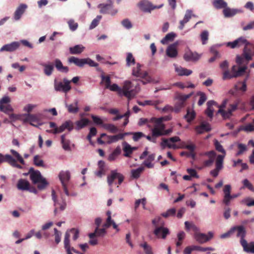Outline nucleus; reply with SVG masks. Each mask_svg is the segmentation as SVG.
I'll use <instances>...</instances> for the list:
<instances>
[{
	"label": "nucleus",
	"instance_id": "nucleus-1",
	"mask_svg": "<svg viewBox=\"0 0 254 254\" xmlns=\"http://www.w3.org/2000/svg\"><path fill=\"white\" fill-rule=\"evenodd\" d=\"M107 89L112 91H117L120 96H124L128 100L133 98L140 90L138 84L133 87L131 82L128 80L124 82L122 88L119 87L118 84L114 83L112 85L110 84V86Z\"/></svg>",
	"mask_w": 254,
	"mask_h": 254
},
{
	"label": "nucleus",
	"instance_id": "nucleus-2",
	"mask_svg": "<svg viewBox=\"0 0 254 254\" xmlns=\"http://www.w3.org/2000/svg\"><path fill=\"white\" fill-rule=\"evenodd\" d=\"M10 152L12 155L9 154L3 155L0 153V164L5 162L13 167L22 169V166L17 163V162H19L22 165L25 164V161L21 155L14 149H10Z\"/></svg>",
	"mask_w": 254,
	"mask_h": 254
},
{
	"label": "nucleus",
	"instance_id": "nucleus-3",
	"mask_svg": "<svg viewBox=\"0 0 254 254\" xmlns=\"http://www.w3.org/2000/svg\"><path fill=\"white\" fill-rule=\"evenodd\" d=\"M30 179L34 184H38V188L40 190L43 189L48 184L45 178H43L40 172L30 168L29 170Z\"/></svg>",
	"mask_w": 254,
	"mask_h": 254
},
{
	"label": "nucleus",
	"instance_id": "nucleus-4",
	"mask_svg": "<svg viewBox=\"0 0 254 254\" xmlns=\"http://www.w3.org/2000/svg\"><path fill=\"white\" fill-rule=\"evenodd\" d=\"M244 48L243 51L242 56L237 55L236 58V62L237 64L239 65L243 64L244 63V61L246 60L247 63L252 60L253 57L254 56V52H253L252 48L249 46H253V45L245 44Z\"/></svg>",
	"mask_w": 254,
	"mask_h": 254
},
{
	"label": "nucleus",
	"instance_id": "nucleus-5",
	"mask_svg": "<svg viewBox=\"0 0 254 254\" xmlns=\"http://www.w3.org/2000/svg\"><path fill=\"white\" fill-rule=\"evenodd\" d=\"M70 81L64 78L63 82L58 81L57 79L54 80V89L56 91H62L64 93L68 92L71 88L70 85Z\"/></svg>",
	"mask_w": 254,
	"mask_h": 254
},
{
	"label": "nucleus",
	"instance_id": "nucleus-6",
	"mask_svg": "<svg viewBox=\"0 0 254 254\" xmlns=\"http://www.w3.org/2000/svg\"><path fill=\"white\" fill-rule=\"evenodd\" d=\"M100 8V12L102 14H110L111 15H115L118 10L113 8V1L112 0H108L107 3H100L98 5Z\"/></svg>",
	"mask_w": 254,
	"mask_h": 254
},
{
	"label": "nucleus",
	"instance_id": "nucleus-7",
	"mask_svg": "<svg viewBox=\"0 0 254 254\" xmlns=\"http://www.w3.org/2000/svg\"><path fill=\"white\" fill-rule=\"evenodd\" d=\"M67 129L69 131L73 129V123L70 120H67L64 122L59 127L53 129V130H47V131L54 134H57L63 132Z\"/></svg>",
	"mask_w": 254,
	"mask_h": 254
},
{
	"label": "nucleus",
	"instance_id": "nucleus-8",
	"mask_svg": "<svg viewBox=\"0 0 254 254\" xmlns=\"http://www.w3.org/2000/svg\"><path fill=\"white\" fill-rule=\"evenodd\" d=\"M224 155H218L217 156L215 161V168L210 172V174L214 178L218 176L219 171L223 168Z\"/></svg>",
	"mask_w": 254,
	"mask_h": 254
},
{
	"label": "nucleus",
	"instance_id": "nucleus-9",
	"mask_svg": "<svg viewBox=\"0 0 254 254\" xmlns=\"http://www.w3.org/2000/svg\"><path fill=\"white\" fill-rule=\"evenodd\" d=\"M162 141L161 142V146L163 149L166 147L169 148L177 149V146L175 144H171L170 142L174 143L180 141V138L178 136H173L170 137L169 139L162 138Z\"/></svg>",
	"mask_w": 254,
	"mask_h": 254
},
{
	"label": "nucleus",
	"instance_id": "nucleus-10",
	"mask_svg": "<svg viewBox=\"0 0 254 254\" xmlns=\"http://www.w3.org/2000/svg\"><path fill=\"white\" fill-rule=\"evenodd\" d=\"M194 238L199 244H203L208 241L213 237V233L211 232L208 233V235L200 232H196L194 234Z\"/></svg>",
	"mask_w": 254,
	"mask_h": 254
},
{
	"label": "nucleus",
	"instance_id": "nucleus-11",
	"mask_svg": "<svg viewBox=\"0 0 254 254\" xmlns=\"http://www.w3.org/2000/svg\"><path fill=\"white\" fill-rule=\"evenodd\" d=\"M23 118L21 119L24 123H29L30 124L34 127H38L37 125L34 124L33 122H38L40 120L39 115L31 114L30 113H25L23 114Z\"/></svg>",
	"mask_w": 254,
	"mask_h": 254
},
{
	"label": "nucleus",
	"instance_id": "nucleus-12",
	"mask_svg": "<svg viewBox=\"0 0 254 254\" xmlns=\"http://www.w3.org/2000/svg\"><path fill=\"white\" fill-rule=\"evenodd\" d=\"M238 106V103L230 104L229 108L227 111L224 109L218 110L217 111L218 114H220L224 119H229L232 115L233 112L237 110Z\"/></svg>",
	"mask_w": 254,
	"mask_h": 254
},
{
	"label": "nucleus",
	"instance_id": "nucleus-13",
	"mask_svg": "<svg viewBox=\"0 0 254 254\" xmlns=\"http://www.w3.org/2000/svg\"><path fill=\"white\" fill-rule=\"evenodd\" d=\"M153 233L157 238L165 239L167 236L169 234L170 231L167 228L162 226H156V228L153 231Z\"/></svg>",
	"mask_w": 254,
	"mask_h": 254
},
{
	"label": "nucleus",
	"instance_id": "nucleus-14",
	"mask_svg": "<svg viewBox=\"0 0 254 254\" xmlns=\"http://www.w3.org/2000/svg\"><path fill=\"white\" fill-rule=\"evenodd\" d=\"M20 46L19 42L14 41L10 43L5 44L0 49V53L6 52L12 53L16 51Z\"/></svg>",
	"mask_w": 254,
	"mask_h": 254
},
{
	"label": "nucleus",
	"instance_id": "nucleus-15",
	"mask_svg": "<svg viewBox=\"0 0 254 254\" xmlns=\"http://www.w3.org/2000/svg\"><path fill=\"white\" fill-rule=\"evenodd\" d=\"M28 8L26 4L21 3L16 8L13 13V18L15 21L19 20Z\"/></svg>",
	"mask_w": 254,
	"mask_h": 254
},
{
	"label": "nucleus",
	"instance_id": "nucleus-16",
	"mask_svg": "<svg viewBox=\"0 0 254 254\" xmlns=\"http://www.w3.org/2000/svg\"><path fill=\"white\" fill-rule=\"evenodd\" d=\"M139 9L145 12L151 13L154 9L153 4L148 0H142L138 3Z\"/></svg>",
	"mask_w": 254,
	"mask_h": 254
},
{
	"label": "nucleus",
	"instance_id": "nucleus-17",
	"mask_svg": "<svg viewBox=\"0 0 254 254\" xmlns=\"http://www.w3.org/2000/svg\"><path fill=\"white\" fill-rule=\"evenodd\" d=\"M179 45V42L176 41L174 43L170 44L166 50V53L167 56L171 58H176L178 54L177 47Z\"/></svg>",
	"mask_w": 254,
	"mask_h": 254
},
{
	"label": "nucleus",
	"instance_id": "nucleus-18",
	"mask_svg": "<svg viewBox=\"0 0 254 254\" xmlns=\"http://www.w3.org/2000/svg\"><path fill=\"white\" fill-rule=\"evenodd\" d=\"M202 155L206 156L208 159L204 161L203 165L206 167H209L212 165L214 160L217 158L216 153L214 151L205 152Z\"/></svg>",
	"mask_w": 254,
	"mask_h": 254
},
{
	"label": "nucleus",
	"instance_id": "nucleus-19",
	"mask_svg": "<svg viewBox=\"0 0 254 254\" xmlns=\"http://www.w3.org/2000/svg\"><path fill=\"white\" fill-rule=\"evenodd\" d=\"M193 93H190L188 94H178L176 95V98L178 101L176 102V105L179 107L181 109L184 107L185 105V101L189 99L192 95Z\"/></svg>",
	"mask_w": 254,
	"mask_h": 254
},
{
	"label": "nucleus",
	"instance_id": "nucleus-20",
	"mask_svg": "<svg viewBox=\"0 0 254 254\" xmlns=\"http://www.w3.org/2000/svg\"><path fill=\"white\" fill-rule=\"evenodd\" d=\"M52 199L54 201V205L55 207H57V206H59L60 209L61 211H63L65 209L66 206L65 200L63 197H62L61 198L62 199V202H59L56 195V192L54 190H53L52 191Z\"/></svg>",
	"mask_w": 254,
	"mask_h": 254
},
{
	"label": "nucleus",
	"instance_id": "nucleus-21",
	"mask_svg": "<svg viewBox=\"0 0 254 254\" xmlns=\"http://www.w3.org/2000/svg\"><path fill=\"white\" fill-rule=\"evenodd\" d=\"M123 150L124 152V156L126 157H130L133 152L137 149V147H132L129 143L126 141L122 143Z\"/></svg>",
	"mask_w": 254,
	"mask_h": 254
},
{
	"label": "nucleus",
	"instance_id": "nucleus-22",
	"mask_svg": "<svg viewBox=\"0 0 254 254\" xmlns=\"http://www.w3.org/2000/svg\"><path fill=\"white\" fill-rule=\"evenodd\" d=\"M62 185H67L70 179V173L69 171H61L58 175Z\"/></svg>",
	"mask_w": 254,
	"mask_h": 254
},
{
	"label": "nucleus",
	"instance_id": "nucleus-23",
	"mask_svg": "<svg viewBox=\"0 0 254 254\" xmlns=\"http://www.w3.org/2000/svg\"><path fill=\"white\" fill-rule=\"evenodd\" d=\"M192 16L195 17V15L192 14V11L191 9H187L186 11L184 19L180 21L179 28L182 30L185 24L188 22Z\"/></svg>",
	"mask_w": 254,
	"mask_h": 254
},
{
	"label": "nucleus",
	"instance_id": "nucleus-24",
	"mask_svg": "<svg viewBox=\"0 0 254 254\" xmlns=\"http://www.w3.org/2000/svg\"><path fill=\"white\" fill-rule=\"evenodd\" d=\"M199 58V56L197 53L192 52L190 50L186 51L184 55V59L187 62L196 61Z\"/></svg>",
	"mask_w": 254,
	"mask_h": 254
},
{
	"label": "nucleus",
	"instance_id": "nucleus-25",
	"mask_svg": "<svg viewBox=\"0 0 254 254\" xmlns=\"http://www.w3.org/2000/svg\"><path fill=\"white\" fill-rule=\"evenodd\" d=\"M141 65L139 63L136 64V66L132 69V74L134 76L140 78H145L147 76V72H142L141 70Z\"/></svg>",
	"mask_w": 254,
	"mask_h": 254
},
{
	"label": "nucleus",
	"instance_id": "nucleus-26",
	"mask_svg": "<svg viewBox=\"0 0 254 254\" xmlns=\"http://www.w3.org/2000/svg\"><path fill=\"white\" fill-rule=\"evenodd\" d=\"M70 235L69 234L68 231H66L64 238V248L65 250L66 254H72V247L70 246Z\"/></svg>",
	"mask_w": 254,
	"mask_h": 254
},
{
	"label": "nucleus",
	"instance_id": "nucleus-27",
	"mask_svg": "<svg viewBox=\"0 0 254 254\" xmlns=\"http://www.w3.org/2000/svg\"><path fill=\"white\" fill-rule=\"evenodd\" d=\"M224 45H225V43L218 44H216L215 45L212 46L210 48V53H212L213 55H214V57H211V58H210L209 59L208 62L209 63H212V62H214L217 58H219L221 57V55L219 53L218 51H217L216 48L217 47H220Z\"/></svg>",
	"mask_w": 254,
	"mask_h": 254
},
{
	"label": "nucleus",
	"instance_id": "nucleus-28",
	"mask_svg": "<svg viewBox=\"0 0 254 254\" xmlns=\"http://www.w3.org/2000/svg\"><path fill=\"white\" fill-rule=\"evenodd\" d=\"M223 12L225 17H231L237 13H242L243 11L241 9L230 8L227 7L223 9Z\"/></svg>",
	"mask_w": 254,
	"mask_h": 254
},
{
	"label": "nucleus",
	"instance_id": "nucleus-29",
	"mask_svg": "<svg viewBox=\"0 0 254 254\" xmlns=\"http://www.w3.org/2000/svg\"><path fill=\"white\" fill-rule=\"evenodd\" d=\"M211 130L209 124L207 123H202L199 126L195 127V130L198 134H202L203 132L209 131Z\"/></svg>",
	"mask_w": 254,
	"mask_h": 254
},
{
	"label": "nucleus",
	"instance_id": "nucleus-30",
	"mask_svg": "<svg viewBox=\"0 0 254 254\" xmlns=\"http://www.w3.org/2000/svg\"><path fill=\"white\" fill-rule=\"evenodd\" d=\"M68 63H73L76 66L82 67L86 64V58L79 59L75 57H71L68 59Z\"/></svg>",
	"mask_w": 254,
	"mask_h": 254
},
{
	"label": "nucleus",
	"instance_id": "nucleus-31",
	"mask_svg": "<svg viewBox=\"0 0 254 254\" xmlns=\"http://www.w3.org/2000/svg\"><path fill=\"white\" fill-rule=\"evenodd\" d=\"M247 67L246 65L240 66L238 68L236 65H233L231 68V72L234 73L235 77L242 75L245 72Z\"/></svg>",
	"mask_w": 254,
	"mask_h": 254
},
{
	"label": "nucleus",
	"instance_id": "nucleus-32",
	"mask_svg": "<svg viewBox=\"0 0 254 254\" xmlns=\"http://www.w3.org/2000/svg\"><path fill=\"white\" fill-rule=\"evenodd\" d=\"M55 66L56 69L60 72L63 73H67L69 71V68L67 66H64L61 61L59 59H56L54 61Z\"/></svg>",
	"mask_w": 254,
	"mask_h": 254
},
{
	"label": "nucleus",
	"instance_id": "nucleus-33",
	"mask_svg": "<svg viewBox=\"0 0 254 254\" xmlns=\"http://www.w3.org/2000/svg\"><path fill=\"white\" fill-rule=\"evenodd\" d=\"M174 66L175 67V71L177 72L180 76H189L192 72V70L190 69H188L182 66H178L175 64H174Z\"/></svg>",
	"mask_w": 254,
	"mask_h": 254
},
{
	"label": "nucleus",
	"instance_id": "nucleus-34",
	"mask_svg": "<svg viewBox=\"0 0 254 254\" xmlns=\"http://www.w3.org/2000/svg\"><path fill=\"white\" fill-rule=\"evenodd\" d=\"M242 246L245 252L254 254V242L248 243L246 240H242Z\"/></svg>",
	"mask_w": 254,
	"mask_h": 254
},
{
	"label": "nucleus",
	"instance_id": "nucleus-35",
	"mask_svg": "<svg viewBox=\"0 0 254 254\" xmlns=\"http://www.w3.org/2000/svg\"><path fill=\"white\" fill-rule=\"evenodd\" d=\"M17 189L21 190H29L30 187V184L26 180L19 179L17 184Z\"/></svg>",
	"mask_w": 254,
	"mask_h": 254
},
{
	"label": "nucleus",
	"instance_id": "nucleus-36",
	"mask_svg": "<svg viewBox=\"0 0 254 254\" xmlns=\"http://www.w3.org/2000/svg\"><path fill=\"white\" fill-rule=\"evenodd\" d=\"M85 49L82 45H76L69 48V53L72 55L80 54Z\"/></svg>",
	"mask_w": 254,
	"mask_h": 254
},
{
	"label": "nucleus",
	"instance_id": "nucleus-37",
	"mask_svg": "<svg viewBox=\"0 0 254 254\" xmlns=\"http://www.w3.org/2000/svg\"><path fill=\"white\" fill-rule=\"evenodd\" d=\"M176 37L177 34L175 33H169L161 40V43L163 45L167 44L169 42L173 41Z\"/></svg>",
	"mask_w": 254,
	"mask_h": 254
},
{
	"label": "nucleus",
	"instance_id": "nucleus-38",
	"mask_svg": "<svg viewBox=\"0 0 254 254\" xmlns=\"http://www.w3.org/2000/svg\"><path fill=\"white\" fill-rule=\"evenodd\" d=\"M90 123V121L88 119L82 118L81 120L75 122V125H76L75 129L77 130H80L89 124Z\"/></svg>",
	"mask_w": 254,
	"mask_h": 254
},
{
	"label": "nucleus",
	"instance_id": "nucleus-39",
	"mask_svg": "<svg viewBox=\"0 0 254 254\" xmlns=\"http://www.w3.org/2000/svg\"><path fill=\"white\" fill-rule=\"evenodd\" d=\"M41 65L44 67V72L48 76L52 75L54 69V65L52 64L43 63Z\"/></svg>",
	"mask_w": 254,
	"mask_h": 254
},
{
	"label": "nucleus",
	"instance_id": "nucleus-40",
	"mask_svg": "<svg viewBox=\"0 0 254 254\" xmlns=\"http://www.w3.org/2000/svg\"><path fill=\"white\" fill-rule=\"evenodd\" d=\"M65 107L69 113L75 114L78 112V101H76L74 103L67 104H65Z\"/></svg>",
	"mask_w": 254,
	"mask_h": 254
},
{
	"label": "nucleus",
	"instance_id": "nucleus-41",
	"mask_svg": "<svg viewBox=\"0 0 254 254\" xmlns=\"http://www.w3.org/2000/svg\"><path fill=\"white\" fill-rule=\"evenodd\" d=\"M151 121L155 123L154 127L157 128L158 129L163 131L165 128V125L162 123L163 118H160L159 119L152 118Z\"/></svg>",
	"mask_w": 254,
	"mask_h": 254
},
{
	"label": "nucleus",
	"instance_id": "nucleus-42",
	"mask_svg": "<svg viewBox=\"0 0 254 254\" xmlns=\"http://www.w3.org/2000/svg\"><path fill=\"white\" fill-rule=\"evenodd\" d=\"M119 174V173L117 172V170H114L111 171V174L107 177V183L110 187L112 185L114 181L118 178Z\"/></svg>",
	"mask_w": 254,
	"mask_h": 254
},
{
	"label": "nucleus",
	"instance_id": "nucleus-43",
	"mask_svg": "<svg viewBox=\"0 0 254 254\" xmlns=\"http://www.w3.org/2000/svg\"><path fill=\"white\" fill-rule=\"evenodd\" d=\"M233 42L235 48H239L241 46L244 45L245 44H250V43L248 41H247L245 38L243 37H239V38L233 41Z\"/></svg>",
	"mask_w": 254,
	"mask_h": 254
},
{
	"label": "nucleus",
	"instance_id": "nucleus-44",
	"mask_svg": "<svg viewBox=\"0 0 254 254\" xmlns=\"http://www.w3.org/2000/svg\"><path fill=\"white\" fill-rule=\"evenodd\" d=\"M234 227H235V231L237 230L238 231L237 236L238 237H240V243L242 245V240H245L244 239V237H245L246 235V230L244 227L242 226H235Z\"/></svg>",
	"mask_w": 254,
	"mask_h": 254
},
{
	"label": "nucleus",
	"instance_id": "nucleus-45",
	"mask_svg": "<svg viewBox=\"0 0 254 254\" xmlns=\"http://www.w3.org/2000/svg\"><path fill=\"white\" fill-rule=\"evenodd\" d=\"M139 246L143 249L145 254H154L152 247L148 244L146 242L140 244Z\"/></svg>",
	"mask_w": 254,
	"mask_h": 254
},
{
	"label": "nucleus",
	"instance_id": "nucleus-46",
	"mask_svg": "<svg viewBox=\"0 0 254 254\" xmlns=\"http://www.w3.org/2000/svg\"><path fill=\"white\" fill-rule=\"evenodd\" d=\"M213 6L217 9L227 7V3L223 0H214L213 1Z\"/></svg>",
	"mask_w": 254,
	"mask_h": 254
},
{
	"label": "nucleus",
	"instance_id": "nucleus-47",
	"mask_svg": "<svg viewBox=\"0 0 254 254\" xmlns=\"http://www.w3.org/2000/svg\"><path fill=\"white\" fill-rule=\"evenodd\" d=\"M121 139H123V136L120 135V133L115 135L107 136V142L108 144L116 142Z\"/></svg>",
	"mask_w": 254,
	"mask_h": 254
},
{
	"label": "nucleus",
	"instance_id": "nucleus-48",
	"mask_svg": "<svg viewBox=\"0 0 254 254\" xmlns=\"http://www.w3.org/2000/svg\"><path fill=\"white\" fill-rule=\"evenodd\" d=\"M144 167L143 166H140L136 169H133L131 171V176L133 178L137 179L138 178L140 174L144 171Z\"/></svg>",
	"mask_w": 254,
	"mask_h": 254
},
{
	"label": "nucleus",
	"instance_id": "nucleus-49",
	"mask_svg": "<svg viewBox=\"0 0 254 254\" xmlns=\"http://www.w3.org/2000/svg\"><path fill=\"white\" fill-rule=\"evenodd\" d=\"M103 127L107 130H109L112 133H117L120 130L119 128L115 125L111 124H105L103 125Z\"/></svg>",
	"mask_w": 254,
	"mask_h": 254
},
{
	"label": "nucleus",
	"instance_id": "nucleus-50",
	"mask_svg": "<svg viewBox=\"0 0 254 254\" xmlns=\"http://www.w3.org/2000/svg\"><path fill=\"white\" fill-rule=\"evenodd\" d=\"M247 78L243 82H239L235 87L237 90H240L242 92H245L247 90V84H246Z\"/></svg>",
	"mask_w": 254,
	"mask_h": 254
},
{
	"label": "nucleus",
	"instance_id": "nucleus-51",
	"mask_svg": "<svg viewBox=\"0 0 254 254\" xmlns=\"http://www.w3.org/2000/svg\"><path fill=\"white\" fill-rule=\"evenodd\" d=\"M0 111L9 115L10 114V112L13 111V109L10 104H7L6 106L0 105Z\"/></svg>",
	"mask_w": 254,
	"mask_h": 254
},
{
	"label": "nucleus",
	"instance_id": "nucleus-52",
	"mask_svg": "<svg viewBox=\"0 0 254 254\" xmlns=\"http://www.w3.org/2000/svg\"><path fill=\"white\" fill-rule=\"evenodd\" d=\"M67 23L70 31L73 32L77 30L78 24L75 22L73 19H70L67 21Z\"/></svg>",
	"mask_w": 254,
	"mask_h": 254
},
{
	"label": "nucleus",
	"instance_id": "nucleus-53",
	"mask_svg": "<svg viewBox=\"0 0 254 254\" xmlns=\"http://www.w3.org/2000/svg\"><path fill=\"white\" fill-rule=\"evenodd\" d=\"M195 117V113L194 111H190L189 109L187 110V114L184 118L187 120V122L190 123Z\"/></svg>",
	"mask_w": 254,
	"mask_h": 254
},
{
	"label": "nucleus",
	"instance_id": "nucleus-54",
	"mask_svg": "<svg viewBox=\"0 0 254 254\" xmlns=\"http://www.w3.org/2000/svg\"><path fill=\"white\" fill-rule=\"evenodd\" d=\"M126 62L127 66H130L131 64H135V59L131 53H127V54Z\"/></svg>",
	"mask_w": 254,
	"mask_h": 254
},
{
	"label": "nucleus",
	"instance_id": "nucleus-55",
	"mask_svg": "<svg viewBox=\"0 0 254 254\" xmlns=\"http://www.w3.org/2000/svg\"><path fill=\"white\" fill-rule=\"evenodd\" d=\"M100 76L102 79L101 83L104 82L106 88L109 87L111 83L110 77L108 75L105 76L104 74H101Z\"/></svg>",
	"mask_w": 254,
	"mask_h": 254
},
{
	"label": "nucleus",
	"instance_id": "nucleus-56",
	"mask_svg": "<svg viewBox=\"0 0 254 254\" xmlns=\"http://www.w3.org/2000/svg\"><path fill=\"white\" fill-rule=\"evenodd\" d=\"M8 116L11 123L14 122L17 120L21 121V119H23V114L17 115L15 114H10Z\"/></svg>",
	"mask_w": 254,
	"mask_h": 254
},
{
	"label": "nucleus",
	"instance_id": "nucleus-57",
	"mask_svg": "<svg viewBox=\"0 0 254 254\" xmlns=\"http://www.w3.org/2000/svg\"><path fill=\"white\" fill-rule=\"evenodd\" d=\"M208 36L209 33L207 30H204L201 33L200 36L203 45H205L207 43Z\"/></svg>",
	"mask_w": 254,
	"mask_h": 254
},
{
	"label": "nucleus",
	"instance_id": "nucleus-58",
	"mask_svg": "<svg viewBox=\"0 0 254 254\" xmlns=\"http://www.w3.org/2000/svg\"><path fill=\"white\" fill-rule=\"evenodd\" d=\"M33 163L35 165L38 167H44V162L42 159H40V156L36 155L34 157Z\"/></svg>",
	"mask_w": 254,
	"mask_h": 254
},
{
	"label": "nucleus",
	"instance_id": "nucleus-59",
	"mask_svg": "<svg viewBox=\"0 0 254 254\" xmlns=\"http://www.w3.org/2000/svg\"><path fill=\"white\" fill-rule=\"evenodd\" d=\"M214 145L216 149L222 153L223 154H220L221 155H224V156L226 155V151L223 148V146L220 144L219 141L217 140H214Z\"/></svg>",
	"mask_w": 254,
	"mask_h": 254
},
{
	"label": "nucleus",
	"instance_id": "nucleus-60",
	"mask_svg": "<svg viewBox=\"0 0 254 254\" xmlns=\"http://www.w3.org/2000/svg\"><path fill=\"white\" fill-rule=\"evenodd\" d=\"M235 76L234 74V73L231 72L228 70H225L224 71L223 73V76H222V79L224 80H227V79H230L233 78H234Z\"/></svg>",
	"mask_w": 254,
	"mask_h": 254
},
{
	"label": "nucleus",
	"instance_id": "nucleus-61",
	"mask_svg": "<svg viewBox=\"0 0 254 254\" xmlns=\"http://www.w3.org/2000/svg\"><path fill=\"white\" fill-rule=\"evenodd\" d=\"M197 94L199 96L198 105V106H201L207 100V96L205 93L202 92H199Z\"/></svg>",
	"mask_w": 254,
	"mask_h": 254
},
{
	"label": "nucleus",
	"instance_id": "nucleus-62",
	"mask_svg": "<svg viewBox=\"0 0 254 254\" xmlns=\"http://www.w3.org/2000/svg\"><path fill=\"white\" fill-rule=\"evenodd\" d=\"M101 18H102L101 15H97L96 16V17L92 20V21L90 25L89 29H93L95 28L98 25L99 22L100 21V20L101 19Z\"/></svg>",
	"mask_w": 254,
	"mask_h": 254
},
{
	"label": "nucleus",
	"instance_id": "nucleus-63",
	"mask_svg": "<svg viewBox=\"0 0 254 254\" xmlns=\"http://www.w3.org/2000/svg\"><path fill=\"white\" fill-rule=\"evenodd\" d=\"M121 24L127 29H130L132 27V24L128 18L123 19L121 21Z\"/></svg>",
	"mask_w": 254,
	"mask_h": 254
},
{
	"label": "nucleus",
	"instance_id": "nucleus-64",
	"mask_svg": "<svg viewBox=\"0 0 254 254\" xmlns=\"http://www.w3.org/2000/svg\"><path fill=\"white\" fill-rule=\"evenodd\" d=\"M54 231L55 237V242L57 244H58L61 241L62 233L58 231L57 228H54Z\"/></svg>",
	"mask_w": 254,
	"mask_h": 254
}]
</instances>
